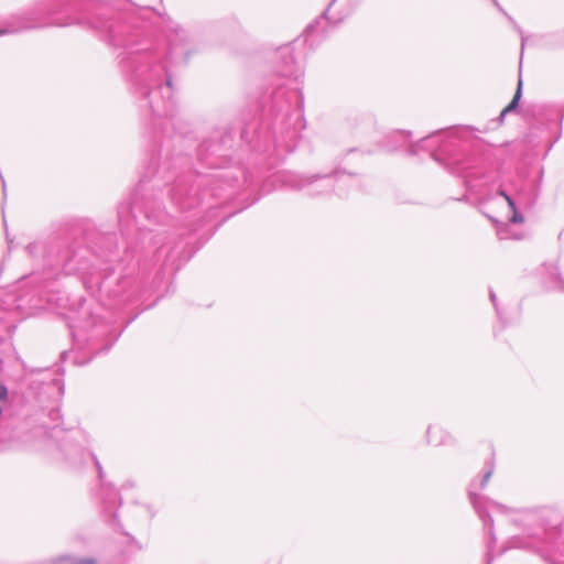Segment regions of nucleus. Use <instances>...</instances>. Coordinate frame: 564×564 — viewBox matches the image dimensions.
I'll return each instance as SVG.
<instances>
[{
	"mask_svg": "<svg viewBox=\"0 0 564 564\" xmlns=\"http://www.w3.org/2000/svg\"><path fill=\"white\" fill-rule=\"evenodd\" d=\"M37 282H40L37 274L32 273L31 275H29L28 278L24 279L23 284L26 285L30 283H37Z\"/></svg>",
	"mask_w": 564,
	"mask_h": 564,
	"instance_id": "obj_26",
	"label": "nucleus"
},
{
	"mask_svg": "<svg viewBox=\"0 0 564 564\" xmlns=\"http://www.w3.org/2000/svg\"><path fill=\"white\" fill-rule=\"evenodd\" d=\"M422 150L431 151L432 158L442 164L449 173L464 177L466 187L474 189L471 180L474 172L465 158V149L462 144L460 131L448 130L434 132L422 138L416 143L409 145L408 153L415 155Z\"/></svg>",
	"mask_w": 564,
	"mask_h": 564,
	"instance_id": "obj_3",
	"label": "nucleus"
},
{
	"mask_svg": "<svg viewBox=\"0 0 564 564\" xmlns=\"http://www.w3.org/2000/svg\"><path fill=\"white\" fill-rule=\"evenodd\" d=\"M491 219L496 224L498 239H500V240H507V239L521 240L523 238V235L512 232L510 230L509 224L498 223L497 219H494V218H491Z\"/></svg>",
	"mask_w": 564,
	"mask_h": 564,
	"instance_id": "obj_17",
	"label": "nucleus"
},
{
	"mask_svg": "<svg viewBox=\"0 0 564 564\" xmlns=\"http://www.w3.org/2000/svg\"><path fill=\"white\" fill-rule=\"evenodd\" d=\"M100 502L102 508V513L111 521L116 522L117 520V509L121 505V498L117 490L111 486H101L100 489Z\"/></svg>",
	"mask_w": 564,
	"mask_h": 564,
	"instance_id": "obj_12",
	"label": "nucleus"
},
{
	"mask_svg": "<svg viewBox=\"0 0 564 564\" xmlns=\"http://www.w3.org/2000/svg\"><path fill=\"white\" fill-rule=\"evenodd\" d=\"M143 214L148 221L163 223L167 219V214L160 209L158 202L153 198H145L142 202L121 203L118 207V220L122 236H129L135 228L139 232L142 248L152 246L155 248L154 257L161 258L166 247L167 232L165 230L155 231L139 224L135 212Z\"/></svg>",
	"mask_w": 564,
	"mask_h": 564,
	"instance_id": "obj_4",
	"label": "nucleus"
},
{
	"mask_svg": "<svg viewBox=\"0 0 564 564\" xmlns=\"http://www.w3.org/2000/svg\"><path fill=\"white\" fill-rule=\"evenodd\" d=\"M391 137L398 141H402L405 143L409 140L410 133L404 131H398L394 132Z\"/></svg>",
	"mask_w": 564,
	"mask_h": 564,
	"instance_id": "obj_22",
	"label": "nucleus"
},
{
	"mask_svg": "<svg viewBox=\"0 0 564 564\" xmlns=\"http://www.w3.org/2000/svg\"><path fill=\"white\" fill-rule=\"evenodd\" d=\"M212 147H213V145H210L209 143H207V142H206V143L202 144L200 152H203V151H205V150L207 151V150H209Z\"/></svg>",
	"mask_w": 564,
	"mask_h": 564,
	"instance_id": "obj_30",
	"label": "nucleus"
},
{
	"mask_svg": "<svg viewBox=\"0 0 564 564\" xmlns=\"http://www.w3.org/2000/svg\"><path fill=\"white\" fill-rule=\"evenodd\" d=\"M334 2H335V0H332V1L329 2V6H333V4H334Z\"/></svg>",
	"mask_w": 564,
	"mask_h": 564,
	"instance_id": "obj_37",
	"label": "nucleus"
},
{
	"mask_svg": "<svg viewBox=\"0 0 564 564\" xmlns=\"http://www.w3.org/2000/svg\"><path fill=\"white\" fill-rule=\"evenodd\" d=\"M314 30H315V25L314 24L308 25L307 29H306L307 35H311L314 32Z\"/></svg>",
	"mask_w": 564,
	"mask_h": 564,
	"instance_id": "obj_29",
	"label": "nucleus"
},
{
	"mask_svg": "<svg viewBox=\"0 0 564 564\" xmlns=\"http://www.w3.org/2000/svg\"><path fill=\"white\" fill-rule=\"evenodd\" d=\"M495 470V464L492 459H489L485 463V467L482 469V475L480 479H474L468 488V497L469 501L473 505L475 511L484 522L485 529L488 531V533L494 538L492 529H494V521L490 516V511L492 512H499L505 513L508 511V508L497 503L492 500L487 499L486 497L480 495V491L486 487L488 484L491 475Z\"/></svg>",
	"mask_w": 564,
	"mask_h": 564,
	"instance_id": "obj_8",
	"label": "nucleus"
},
{
	"mask_svg": "<svg viewBox=\"0 0 564 564\" xmlns=\"http://www.w3.org/2000/svg\"><path fill=\"white\" fill-rule=\"evenodd\" d=\"M327 13H328V9L323 13L321 20H328Z\"/></svg>",
	"mask_w": 564,
	"mask_h": 564,
	"instance_id": "obj_31",
	"label": "nucleus"
},
{
	"mask_svg": "<svg viewBox=\"0 0 564 564\" xmlns=\"http://www.w3.org/2000/svg\"><path fill=\"white\" fill-rule=\"evenodd\" d=\"M51 278H52V275H45V278H43V279L41 280V282H45V281L50 280Z\"/></svg>",
	"mask_w": 564,
	"mask_h": 564,
	"instance_id": "obj_32",
	"label": "nucleus"
},
{
	"mask_svg": "<svg viewBox=\"0 0 564 564\" xmlns=\"http://www.w3.org/2000/svg\"><path fill=\"white\" fill-rule=\"evenodd\" d=\"M491 1H492L494 6L512 23L514 30L520 34V36H521V52H523L524 45H525V42H527V36L523 34L522 29L517 24V22L513 20V18L510 17L503 10V8L499 4V2L497 0H491Z\"/></svg>",
	"mask_w": 564,
	"mask_h": 564,
	"instance_id": "obj_19",
	"label": "nucleus"
},
{
	"mask_svg": "<svg viewBox=\"0 0 564 564\" xmlns=\"http://www.w3.org/2000/svg\"><path fill=\"white\" fill-rule=\"evenodd\" d=\"M55 13L48 1L41 0L19 11L14 19L18 30H30L46 25V19Z\"/></svg>",
	"mask_w": 564,
	"mask_h": 564,
	"instance_id": "obj_11",
	"label": "nucleus"
},
{
	"mask_svg": "<svg viewBox=\"0 0 564 564\" xmlns=\"http://www.w3.org/2000/svg\"><path fill=\"white\" fill-rule=\"evenodd\" d=\"M36 306H37L36 304H32V305H30V308H34Z\"/></svg>",
	"mask_w": 564,
	"mask_h": 564,
	"instance_id": "obj_35",
	"label": "nucleus"
},
{
	"mask_svg": "<svg viewBox=\"0 0 564 564\" xmlns=\"http://www.w3.org/2000/svg\"><path fill=\"white\" fill-rule=\"evenodd\" d=\"M241 137L247 140V131L246 130L242 131Z\"/></svg>",
	"mask_w": 564,
	"mask_h": 564,
	"instance_id": "obj_33",
	"label": "nucleus"
},
{
	"mask_svg": "<svg viewBox=\"0 0 564 564\" xmlns=\"http://www.w3.org/2000/svg\"><path fill=\"white\" fill-rule=\"evenodd\" d=\"M50 564H96V561L89 557L63 555L53 560Z\"/></svg>",
	"mask_w": 564,
	"mask_h": 564,
	"instance_id": "obj_18",
	"label": "nucleus"
},
{
	"mask_svg": "<svg viewBox=\"0 0 564 564\" xmlns=\"http://www.w3.org/2000/svg\"><path fill=\"white\" fill-rule=\"evenodd\" d=\"M513 547L534 550L550 564H564V521L560 528L545 530L544 538H513Z\"/></svg>",
	"mask_w": 564,
	"mask_h": 564,
	"instance_id": "obj_7",
	"label": "nucleus"
},
{
	"mask_svg": "<svg viewBox=\"0 0 564 564\" xmlns=\"http://www.w3.org/2000/svg\"><path fill=\"white\" fill-rule=\"evenodd\" d=\"M6 30H0V35L4 34Z\"/></svg>",
	"mask_w": 564,
	"mask_h": 564,
	"instance_id": "obj_34",
	"label": "nucleus"
},
{
	"mask_svg": "<svg viewBox=\"0 0 564 564\" xmlns=\"http://www.w3.org/2000/svg\"><path fill=\"white\" fill-rule=\"evenodd\" d=\"M426 442L433 446L453 445L455 444L454 436L443 426L438 424H431L426 430Z\"/></svg>",
	"mask_w": 564,
	"mask_h": 564,
	"instance_id": "obj_13",
	"label": "nucleus"
},
{
	"mask_svg": "<svg viewBox=\"0 0 564 564\" xmlns=\"http://www.w3.org/2000/svg\"><path fill=\"white\" fill-rule=\"evenodd\" d=\"M278 58L279 75L288 78L291 86L286 88L283 84L273 88L265 110V123L258 132V139L263 140L265 152L272 148L279 153H289L296 147L297 135L304 128L302 116L304 98L299 86L303 69L295 61L293 47L290 45L279 50Z\"/></svg>",
	"mask_w": 564,
	"mask_h": 564,
	"instance_id": "obj_2",
	"label": "nucleus"
},
{
	"mask_svg": "<svg viewBox=\"0 0 564 564\" xmlns=\"http://www.w3.org/2000/svg\"><path fill=\"white\" fill-rule=\"evenodd\" d=\"M334 2H335V0H332V1L329 2V6H333V4H334Z\"/></svg>",
	"mask_w": 564,
	"mask_h": 564,
	"instance_id": "obj_36",
	"label": "nucleus"
},
{
	"mask_svg": "<svg viewBox=\"0 0 564 564\" xmlns=\"http://www.w3.org/2000/svg\"><path fill=\"white\" fill-rule=\"evenodd\" d=\"M48 415L51 420L55 423H57L61 420V412L56 406L50 410Z\"/></svg>",
	"mask_w": 564,
	"mask_h": 564,
	"instance_id": "obj_25",
	"label": "nucleus"
},
{
	"mask_svg": "<svg viewBox=\"0 0 564 564\" xmlns=\"http://www.w3.org/2000/svg\"><path fill=\"white\" fill-rule=\"evenodd\" d=\"M26 305L23 296H19L14 293H4L0 290V310L7 313H13L14 311L24 314L26 312Z\"/></svg>",
	"mask_w": 564,
	"mask_h": 564,
	"instance_id": "obj_15",
	"label": "nucleus"
},
{
	"mask_svg": "<svg viewBox=\"0 0 564 564\" xmlns=\"http://www.w3.org/2000/svg\"><path fill=\"white\" fill-rule=\"evenodd\" d=\"M147 10L128 2L122 7L88 4L84 15L56 24L90 28L118 50V64L143 96L142 107L161 119L172 117L175 110L170 64H186L198 52V44L170 17L162 19L164 41L144 34L139 15Z\"/></svg>",
	"mask_w": 564,
	"mask_h": 564,
	"instance_id": "obj_1",
	"label": "nucleus"
},
{
	"mask_svg": "<svg viewBox=\"0 0 564 564\" xmlns=\"http://www.w3.org/2000/svg\"><path fill=\"white\" fill-rule=\"evenodd\" d=\"M89 318L91 319V325L94 327H99V323H102V321L105 319L104 316L95 313L89 314ZM100 326H102V324H100Z\"/></svg>",
	"mask_w": 564,
	"mask_h": 564,
	"instance_id": "obj_23",
	"label": "nucleus"
},
{
	"mask_svg": "<svg viewBox=\"0 0 564 564\" xmlns=\"http://www.w3.org/2000/svg\"><path fill=\"white\" fill-rule=\"evenodd\" d=\"M135 512L144 520L150 521L151 519L154 518L156 510L152 505L138 503L135 505Z\"/></svg>",
	"mask_w": 564,
	"mask_h": 564,
	"instance_id": "obj_20",
	"label": "nucleus"
},
{
	"mask_svg": "<svg viewBox=\"0 0 564 564\" xmlns=\"http://www.w3.org/2000/svg\"><path fill=\"white\" fill-rule=\"evenodd\" d=\"M334 2H335V0H332V1L329 2V6H333V4H334Z\"/></svg>",
	"mask_w": 564,
	"mask_h": 564,
	"instance_id": "obj_38",
	"label": "nucleus"
},
{
	"mask_svg": "<svg viewBox=\"0 0 564 564\" xmlns=\"http://www.w3.org/2000/svg\"><path fill=\"white\" fill-rule=\"evenodd\" d=\"M26 251L29 254H35L42 249V246L39 242H32L26 246Z\"/></svg>",
	"mask_w": 564,
	"mask_h": 564,
	"instance_id": "obj_24",
	"label": "nucleus"
},
{
	"mask_svg": "<svg viewBox=\"0 0 564 564\" xmlns=\"http://www.w3.org/2000/svg\"><path fill=\"white\" fill-rule=\"evenodd\" d=\"M207 183L206 176H195V181L191 184L185 177H178L169 191L171 202L180 210H189L202 203L198 188Z\"/></svg>",
	"mask_w": 564,
	"mask_h": 564,
	"instance_id": "obj_10",
	"label": "nucleus"
},
{
	"mask_svg": "<svg viewBox=\"0 0 564 564\" xmlns=\"http://www.w3.org/2000/svg\"><path fill=\"white\" fill-rule=\"evenodd\" d=\"M522 96V79L519 78L516 94L511 102L502 110L501 116L503 117L507 112L514 110L518 107L520 98Z\"/></svg>",
	"mask_w": 564,
	"mask_h": 564,
	"instance_id": "obj_21",
	"label": "nucleus"
},
{
	"mask_svg": "<svg viewBox=\"0 0 564 564\" xmlns=\"http://www.w3.org/2000/svg\"><path fill=\"white\" fill-rule=\"evenodd\" d=\"M489 296H490V301L492 302V304L498 313L499 311H498V306H497V296L492 290L489 292Z\"/></svg>",
	"mask_w": 564,
	"mask_h": 564,
	"instance_id": "obj_28",
	"label": "nucleus"
},
{
	"mask_svg": "<svg viewBox=\"0 0 564 564\" xmlns=\"http://www.w3.org/2000/svg\"><path fill=\"white\" fill-rule=\"evenodd\" d=\"M86 291L107 311H120L139 299L140 286L134 276H113L106 270L93 271L83 276Z\"/></svg>",
	"mask_w": 564,
	"mask_h": 564,
	"instance_id": "obj_5",
	"label": "nucleus"
},
{
	"mask_svg": "<svg viewBox=\"0 0 564 564\" xmlns=\"http://www.w3.org/2000/svg\"><path fill=\"white\" fill-rule=\"evenodd\" d=\"M25 380L40 399L58 401L64 394V381L56 369H32L25 375Z\"/></svg>",
	"mask_w": 564,
	"mask_h": 564,
	"instance_id": "obj_9",
	"label": "nucleus"
},
{
	"mask_svg": "<svg viewBox=\"0 0 564 564\" xmlns=\"http://www.w3.org/2000/svg\"><path fill=\"white\" fill-rule=\"evenodd\" d=\"M544 285L550 291L564 292V279L556 263L543 264Z\"/></svg>",
	"mask_w": 564,
	"mask_h": 564,
	"instance_id": "obj_14",
	"label": "nucleus"
},
{
	"mask_svg": "<svg viewBox=\"0 0 564 564\" xmlns=\"http://www.w3.org/2000/svg\"><path fill=\"white\" fill-rule=\"evenodd\" d=\"M282 182L293 189H305L311 196H319L335 189L340 197H347L354 191H360L362 180L359 175L336 170L332 174L301 175L288 173Z\"/></svg>",
	"mask_w": 564,
	"mask_h": 564,
	"instance_id": "obj_6",
	"label": "nucleus"
},
{
	"mask_svg": "<svg viewBox=\"0 0 564 564\" xmlns=\"http://www.w3.org/2000/svg\"><path fill=\"white\" fill-rule=\"evenodd\" d=\"M497 195H499V196L505 198V200L507 202L510 210L512 212V215L509 218V223L514 224V225L516 224H522L524 221V217H523V215L518 209V205L522 204L521 203L522 192L518 191L517 198H514L511 195H509L507 193V191L502 186H500L498 192H497Z\"/></svg>",
	"mask_w": 564,
	"mask_h": 564,
	"instance_id": "obj_16",
	"label": "nucleus"
},
{
	"mask_svg": "<svg viewBox=\"0 0 564 564\" xmlns=\"http://www.w3.org/2000/svg\"><path fill=\"white\" fill-rule=\"evenodd\" d=\"M94 458V462H95V465H96V468H97V471H98V476H99V479L101 480L102 479V475H104V470H102V467L99 463V460L97 459L96 456H93Z\"/></svg>",
	"mask_w": 564,
	"mask_h": 564,
	"instance_id": "obj_27",
	"label": "nucleus"
}]
</instances>
